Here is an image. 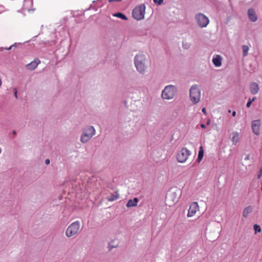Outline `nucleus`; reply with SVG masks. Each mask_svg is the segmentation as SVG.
I'll return each mask as SVG.
<instances>
[{
    "mask_svg": "<svg viewBox=\"0 0 262 262\" xmlns=\"http://www.w3.org/2000/svg\"><path fill=\"white\" fill-rule=\"evenodd\" d=\"M146 58L143 54H138L135 58V64L137 70L141 73H143L145 71Z\"/></svg>",
    "mask_w": 262,
    "mask_h": 262,
    "instance_id": "obj_1",
    "label": "nucleus"
},
{
    "mask_svg": "<svg viewBox=\"0 0 262 262\" xmlns=\"http://www.w3.org/2000/svg\"><path fill=\"white\" fill-rule=\"evenodd\" d=\"M145 6L141 5L135 8L132 12L133 17L136 20H140L144 18Z\"/></svg>",
    "mask_w": 262,
    "mask_h": 262,
    "instance_id": "obj_2",
    "label": "nucleus"
},
{
    "mask_svg": "<svg viewBox=\"0 0 262 262\" xmlns=\"http://www.w3.org/2000/svg\"><path fill=\"white\" fill-rule=\"evenodd\" d=\"M189 95L191 101L196 104L200 100L201 91L196 85H193L190 90Z\"/></svg>",
    "mask_w": 262,
    "mask_h": 262,
    "instance_id": "obj_3",
    "label": "nucleus"
},
{
    "mask_svg": "<svg viewBox=\"0 0 262 262\" xmlns=\"http://www.w3.org/2000/svg\"><path fill=\"white\" fill-rule=\"evenodd\" d=\"M176 92V89L173 85L166 86L162 91V97L164 99H171L173 98Z\"/></svg>",
    "mask_w": 262,
    "mask_h": 262,
    "instance_id": "obj_4",
    "label": "nucleus"
},
{
    "mask_svg": "<svg viewBox=\"0 0 262 262\" xmlns=\"http://www.w3.org/2000/svg\"><path fill=\"white\" fill-rule=\"evenodd\" d=\"M191 151L185 147L182 148L177 154V159L180 163H184L188 160Z\"/></svg>",
    "mask_w": 262,
    "mask_h": 262,
    "instance_id": "obj_5",
    "label": "nucleus"
},
{
    "mask_svg": "<svg viewBox=\"0 0 262 262\" xmlns=\"http://www.w3.org/2000/svg\"><path fill=\"white\" fill-rule=\"evenodd\" d=\"M80 223L78 221L72 223L66 231V235L68 237H72L76 235L79 230Z\"/></svg>",
    "mask_w": 262,
    "mask_h": 262,
    "instance_id": "obj_6",
    "label": "nucleus"
},
{
    "mask_svg": "<svg viewBox=\"0 0 262 262\" xmlns=\"http://www.w3.org/2000/svg\"><path fill=\"white\" fill-rule=\"evenodd\" d=\"M95 134V130L93 126L89 127L81 137V141L83 143L88 141Z\"/></svg>",
    "mask_w": 262,
    "mask_h": 262,
    "instance_id": "obj_7",
    "label": "nucleus"
},
{
    "mask_svg": "<svg viewBox=\"0 0 262 262\" xmlns=\"http://www.w3.org/2000/svg\"><path fill=\"white\" fill-rule=\"evenodd\" d=\"M195 19L199 26L202 28L206 27L209 22L208 18L202 13L196 14Z\"/></svg>",
    "mask_w": 262,
    "mask_h": 262,
    "instance_id": "obj_8",
    "label": "nucleus"
},
{
    "mask_svg": "<svg viewBox=\"0 0 262 262\" xmlns=\"http://www.w3.org/2000/svg\"><path fill=\"white\" fill-rule=\"evenodd\" d=\"M198 211H199V206L198 205V203L196 202L192 203L190 205L187 213V216H193L196 214V212Z\"/></svg>",
    "mask_w": 262,
    "mask_h": 262,
    "instance_id": "obj_9",
    "label": "nucleus"
},
{
    "mask_svg": "<svg viewBox=\"0 0 262 262\" xmlns=\"http://www.w3.org/2000/svg\"><path fill=\"white\" fill-rule=\"evenodd\" d=\"M261 123L259 120H255L252 122V129L253 133L256 135H258L260 132Z\"/></svg>",
    "mask_w": 262,
    "mask_h": 262,
    "instance_id": "obj_10",
    "label": "nucleus"
},
{
    "mask_svg": "<svg viewBox=\"0 0 262 262\" xmlns=\"http://www.w3.org/2000/svg\"><path fill=\"white\" fill-rule=\"evenodd\" d=\"M179 195L176 192H171L168 195L167 199L171 201V205L175 204L179 200Z\"/></svg>",
    "mask_w": 262,
    "mask_h": 262,
    "instance_id": "obj_11",
    "label": "nucleus"
},
{
    "mask_svg": "<svg viewBox=\"0 0 262 262\" xmlns=\"http://www.w3.org/2000/svg\"><path fill=\"white\" fill-rule=\"evenodd\" d=\"M259 90L258 84L254 82H253L250 84V91L252 94L255 95L258 93Z\"/></svg>",
    "mask_w": 262,
    "mask_h": 262,
    "instance_id": "obj_12",
    "label": "nucleus"
},
{
    "mask_svg": "<svg viewBox=\"0 0 262 262\" xmlns=\"http://www.w3.org/2000/svg\"><path fill=\"white\" fill-rule=\"evenodd\" d=\"M40 63V60L38 59H35L31 63L26 65L27 68L29 70H34L38 64Z\"/></svg>",
    "mask_w": 262,
    "mask_h": 262,
    "instance_id": "obj_13",
    "label": "nucleus"
},
{
    "mask_svg": "<svg viewBox=\"0 0 262 262\" xmlns=\"http://www.w3.org/2000/svg\"><path fill=\"white\" fill-rule=\"evenodd\" d=\"M222 58L219 55H216L212 59L213 63L216 67H220L222 65Z\"/></svg>",
    "mask_w": 262,
    "mask_h": 262,
    "instance_id": "obj_14",
    "label": "nucleus"
},
{
    "mask_svg": "<svg viewBox=\"0 0 262 262\" xmlns=\"http://www.w3.org/2000/svg\"><path fill=\"white\" fill-rule=\"evenodd\" d=\"M239 134L236 132H233L231 134V139L234 144H236V143L239 141Z\"/></svg>",
    "mask_w": 262,
    "mask_h": 262,
    "instance_id": "obj_15",
    "label": "nucleus"
},
{
    "mask_svg": "<svg viewBox=\"0 0 262 262\" xmlns=\"http://www.w3.org/2000/svg\"><path fill=\"white\" fill-rule=\"evenodd\" d=\"M248 13L249 18L252 21H255L257 20L256 15L253 9H249Z\"/></svg>",
    "mask_w": 262,
    "mask_h": 262,
    "instance_id": "obj_16",
    "label": "nucleus"
},
{
    "mask_svg": "<svg viewBox=\"0 0 262 262\" xmlns=\"http://www.w3.org/2000/svg\"><path fill=\"white\" fill-rule=\"evenodd\" d=\"M139 200L137 198H134L133 200H129L126 204L127 207H135L137 205Z\"/></svg>",
    "mask_w": 262,
    "mask_h": 262,
    "instance_id": "obj_17",
    "label": "nucleus"
},
{
    "mask_svg": "<svg viewBox=\"0 0 262 262\" xmlns=\"http://www.w3.org/2000/svg\"><path fill=\"white\" fill-rule=\"evenodd\" d=\"M204 156V150L202 146L200 147V149L199 151L198 157V162H200L202 160Z\"/></svg>",
    "mask_w": 262,
    "mask_h": 262,
    "instance_id": "obj_18",
    "label": "nucleus"
},
{
    "mask_svg": "<svg viewBox=\"0 0 262 262\" xmlns=\"http://www.w3.org/2000/svg\"><path fill=\"white\" fill-rule=\"evenodd\" d=\"M252 211V208L250 206H249L247 207L246 208L244 209L243 211V216L245 217H246L248 216L249 214L251 213Z\"/></svg>",
    "mask_w": 262,
    "mask_h": 262,
    "instance_id": "obj_19",
    "label": "nucleus"
},
{
    "mask_svg": "<svg viewBox=\"0 0 262 262\" xmlns=\"http://www.w3.org/2000/svg\"><path fill=\"white\" fill-rule=\"evenodd\" d=\"M118 244L117 240H113L108 244V247L110 250L112 249L113 248L117 247Z\"/></svg>",
    "mask_w": 262,
    "mask_h": 262,
    "instance_id": "obj_20",
    "label": "nucleus"
},
{
    "mask_svg": "<svg viewBox=\"0 0 262 262\" xmlns=\"http://www.w3.org/2000/svg\"><path fill=\"white\" fill-rule=\"evenodd\" d=\"M119 195L118 193L112 195L107 198V200L110 202H113L115 200H117L119 198Z\"/></svg>",
    "mask_w": 262,
    "mask_h": 262,
    "instance_id": "obj_21",
    "label": "nucleus"
},
{
    "mask_svg": "<svg viewBox=\"0 0 262 262\" xmlns=\"http://www.w3.org/2000/svg\"><path fill=\"white\" fill-rule=\"evenodd\" d=\"M242 49H243V55L244 56H246L248 54V51H249V47L248 46H246V45H243L242 46Z\"/></svg>",
    "mask_w": 262,
    "mask_h": 262,
    "instance_id": "obj_22",
    "label": "nucleus"
},
{
    "mask_svg": "<svg viewBox=\"0 0 262 262\" xmlns=\"http://www.w3.org/2000/svg\"><path fill=\"white\" fill-rule=\"evenodd\" d=\"M114 16L121 18L124 20H127V19L125 15L123 14L122 13H120V12L114 14Z\"/></svg>",
    "mask_w": 262,
    "mask_h": 262,
    "instance_id": "obj_23",
    "label": "nucleus"
},
{
    "mask_svg": "<svg viewBox=\"0 0 262 262\" xmlns=\"http://www.w3.org/2000/svg\"><path fill=\"white\" fill-rule=\"evenodd\" d=\"M254 229L255 233H256L257 232H260L261 231L260 226L257 225V224L254 225Z\"/></svg>",
    "mask_w": 262,
    "mask_h": 262,
    "instance_id": "obj_24",
    "label": "nucleus"
},
{
    "mask_svg": "<svg viewBox=\"0 0 262 262\" xmlns=\"http://www.w3.org/2000/svg\"><path fill=\"white\" fill-rule=\"evenodd\" d=\"M255 100V97L253 98L252 99H249V100L246 104L247 107H250L251 103Z\"/></svg>",
    "mask_w": 262,
    "mask_h": 262,
    "instance_id": "obj_25",
    "label": "nucleus"
},
{
    "mask_svg": "<svg viewBox=\"0 0 262 262\" xmlns=\"http://www.w3.org/2000/svg\"><path fill=\"white\" fill-rule=\"evenodd\" d=\"M154 2L155 3H157L159 5H161L163 2V0H154Z\"/></svg>",
    "mask_w": 262,
    "mask_h": 262,
    "instance_id": "obj_26",
    "label": "nucleus"
},
{
    "mask_svg": "<svg viewBox=\"0 0 262 262\" xmlns=\"http://www.w3.org/2000/svg\"><path fill=\"white\" fill-rule=\"evenodd\" d=\"M261 176H262V165H261V168L260 169L259 174L257 176V178L259 179L261 177Z\"/></svg>",
    "mask_w": 262,
    "mask_h": 262,
    "instance_id": "obj_27",
    "label": "nucleus"
},
{
    "mask_svg": "<svg viewBox=\"0 0 262 262\" xmlns=\"http://www.w3.org/2000/svg\"><path fill=\"white\" fill-rule=\"evenodd\" d=\"M202 112L206 115H207V113H206V109L205 107H203L202 110Z\"/></svg>",
    "mask_w": 262,
    "mask_h": 262,
    "instance_id": "obj_28",
    "label": "nucleus"
},
{
    "mask_svg": "<svg viewBox=\"0 0 262 262\" xmlns=\"http://www.w3.org/2000/svg\"><path fill=\"white\" fill-rule=\"evenodd\" d=\"M45 163L46 164H49L50 163V160L49 159H46L45 160Z\"/></svg>",
    "mask_w": 262,
    "mask_h": 262,
    "instance_id": "obj_29",
    "label": "nucleus"
},
{
    "mask_svg": "<svg viewBox=\"0 0 262 262\" xmlns=\"http://www.w3.org/2000/svg\"><path fill=\"white\" fill-rule=\"evenodd\" d=\"M122 0H110L109 2H120Z\"/></svg>",
    "mask_w": 262,
    "mask_h": 262,
    "instance_id": "obj_30",
    "label": "nucleus"
},
{
    "mask_svg": "<svg viewBox=\"0 0 262 262\" xmlns=\"http://www.w3.org/2000/svg\"><path fill=\"white\" fill-rule=\"evenodd\" d=\"M14 91H14L15 96V97H16V98H17V91H16V89H14Z\"/></svg>",
    "mask_w": 262,
    "mask_h": 262,
    "instance_id": "obj_31",
    "label": "nucleus"
},
{
    "mask_svg": "<svg viewBox=\"0 0 262 262\" xmlns=\"http://www.w3.org/2000/svg\"><path fill=\"white\" fill-rule=\"evenodd\" d=\"M201 127H202V128H206V126H205V124H201Z\"/></svg>",
    "mask_w": 262,
    "mask_h": 262,
    "instance_id": "obj_32",
    "label": "nucleus"
},
{
    "mask_svg": "<svg viewBox=\"0 0 262 262\" xmlns=\"http://www.w3.org/2000/svg\"><path fill=\"white\" fill-rule=\"evenodd\" d=\"M236 112H235V111L233 112V113H232V116H233V117H235V115H236Z\"/></svg>",
    "mask_w": 262,
    "mask_h": 262,
    "instance_id": "obj_33",
    "label": "nucleus"
},
{
    "mask_svg": "<svg viewBox=\"0 0 262 262\" xmlns=\"http://www.w3.org/2000/svg\"><path fill=\"white\" fill-rule=\"evenodd\" d=\"M183 47H184V48H187V45L183 44Z\"/></svg>",
    "mask_w": 262,
    "mask_h": 262,
    "instance_id": "obj_34",
    "label": "nucleus"
},
{
    "mask_svg": "<svg viewBox=\"0 0 262 262\" xmlns=\"http://www.w3.org/2000/svg\"><path fill=\"white\" fill-rule=\"evenodd\" d=\"M209 124H210V121L209 120V121H207V125H209Z\"/></svg>",
    "mask_w": 262,
    "mask_h": 262,
    "instance_id": "obj_35",
    "label": "nucleus"
},
{
    "mask_svg": "<svg viewBox=\"0 0 262 262\" xmlns=\"http://www.w3.org/2000/svg\"><path fill=\"white\" fill-rule=\"evenodd\" d=\"M13 134L14 135H15V134H16V132H15V131H13Z\"/></svg>",
    "mask_w": 262,
    "mask_h": 262,
    "instance_id": "obj_36",
    "label": "nucleus"
},
{
    "mask_svg": "<svg viewBox=\"0 0 262 262\" xmlns=\"http://www.w3.org/2000/svg\"><path fill=\"white\" fill-rule=\"evenodd\" d=\"M11 47H10L8 49V50H10V49H11Z\"/></svg>",
    "mask_w": 262,
    "mask_h": 262,
    "instance_id": "obj_37",
    "label": "nucleus"
}]
</instances>
